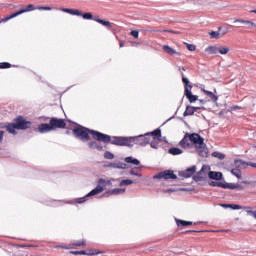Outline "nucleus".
<instances>
[{"label":"nucleus","instance_id":"obj_33","mask_svg":"<svg viewBox=\"0 0 256 256\" xmlns=\"http://www.w3.org/2000/svg\"><path fill=\"white\" fill-rule=\"evenodd\" d=\"M175 222L177 227H187V220H181V219L175 218Z\"/></svg>","mask_w":256,"mask_h":256},{"label":"nucleus","instance_id":"obj_54","mask_svg":"<svg viewBox=\"0 0 256 256\" xmlns=\"http://www.w3.org/2000/svg\"><path fill=\"white\" fill-rule=\"evenodd\" d=\"M236 189H237V191H245V186H243L241 184H237Z\"/></svg>","mask_w":256,"mask_h":256},{"label":"nucleus","instance_id":"obj_4","mask_svg":"<svg viewBox=\"0 0 256 256\" xmlns=\"http://www.w3.org/2000/svg\"><path fill=\"white\" fill-rule=\"evenodd\" d=\"M182 79L184 84V95L186 99H188L189 103H195L196 101H199V96L194 95L193 92H191L193 85H191L189 78L183 76Z\"/></svg>","mask_w":256,"mask_h":256},{"label":"nucleus","instance_id":"obj_41","mask_svg":"<svg viewBox=\"0 0 256 256\" xmlns=\"http://www.w3.org/2000/svg\"><path fill=\"white\" fill-rule=\"evenodd\" d=\"M230 209H232V211H239V209H243V206L239 204H230Z\"/></svg>","mask_w":256,"mask_h":256},{"label":"nucleus","instance_id":"obj_20","mask_svg":"<svg viewBox=\"0 0 256 256\" xmlns=\"http://www.w3.org/2000/svg\"><path fill=\"white\" fill-rule=\"evenodd\" d=\"M6 131L11 135H17V124H15V120H13V122H8Z\"/></svg>","mask_w":256,"mask_h":256},{"label":"nucleus","instance_id":"obj_32","mask_svg":"<svg viewBox=\"0 0 256 256\" xmlns=\"http://www.w3.org/2000/svg\"><path fill=\"white\" fill-rule=\"evenodd\" d=\"M212 157H215L216 159H220V161H223L225 159V154L223 152H212Z\"/></svg>","mask_w":256,"mask_h":256},{"label":"nucleus","instance_id":"obj_39","mask_svg":"<svg viewBox=\"0 0 256 256\" xmlns=\"http://www.w3.org/2000/svg\"><path fill=\"white\" fill-rule=\"evenodd\" d=\"M187 69L188 68L185 66H178V71H179L180 75L182 76V78L185 77L184 71H187ZM182 83H183V79H182Z\"/></svg>","mask_w":256,"mask_h":256},{"label":"nucleus","instance_id":"obj_46","mask_svg":"<svg viewBox=\"0 0 256 256\" xmlns=\"http://www.w3.org/2000/svg\"><path fill=\"white\" fill-rule=\"evenodd\" d=\"M130 35L134 37V39H139V31L138 30H132L130 32Z\"/></svg>","mask_w":256,"mask_h":256},{"label":"nucleus","instance_id":"obj_19","mask_svg":"<svg viewBox=\"0 0 256 256\" xmlns=\"http://www.w3.org/2000/svg\"><path fill=\"white\" fill-rule=\"evenodd\" d=\"M63 13H68L69 15H75L76 17H81L83 11L71 8H62Z\"/></svg>","mask_w":256,"mask_h":256},{"label":"nucleus","instance_id":"obj_40","mask_svg":"<svg viewBox=\"0 0 256 256\" xmlns=\"http://www.w3.org/2000/svg\"><path fill=\"white\" fill-rule=\"evenodd\" d=\"M209 35H210L211 39H219L220 33H219V31H210Z\"/></svg>","mask_w":256,"mask_h":256},{"label":"nucleus","instance_id":"obj_57","mask_svg":"<svg viewBox=\"0 0 256 256\" xmlns=\"http://www.w3.org/2000/svg\"><path fill=\"white\" fill-rule=\"evenodd\" d=\"M248 215H251L252 217H254V219H256V210H249Z\"/></svg>","mask_w":256,"mask_h":256},{"label":"nucleus","instance_id":"obj_45","mask_svg":"<svg viewBox=\"0 0 256 256\" xmlns=\"http://www.w3.org/2000/svg\"><path fill=\"white\" fill-rule=\"evenodd\" d=\"M185 45H186L188 51H195V49H197V46H195L194 44L186 43Z\"/></svg>","mask_w":256,"mask_h":256},{"label":"nucleus","instance_id":"obj_2","mask_svg":"<svg viewBox=\"0 0 256 256\" xmlns=\"http://www.w3.org/2000/svg\"><path fill=\"white\" fill-rule=\"evenodd\" d=\"M113 181H115V179L113 178L110 180H105L104 178H100L98 180V185L94 189H92L88 194H86L84 197L65 201V203H67L68 205H75V203H78L79 205H81L82 203H85L87 199H89V197H94V195H99V193H103V191L107 189V185H113Z\"/></svg>","mask_w":256,"mask_h":256},{"label":"nucleus","instance_id":"obj_8","mask_svg":"<svg viewBox=\"0 0 256 256\" xmlns=\"http://www.w3.org/2000/svg\"><path fill=\"white\" fill-rule=\"evenodd\" d=\"M49 123L52 131H56L57 129H65V127H67V122H65V119L63 118L52 117L50 118Z\"/></svg>","mask_w":256,"mask_h":256},{"label":"nucleus","instance_id":"obj_25","mask_svg":"<svg viewBox=\"0 0 256 256\" xmlns=\"http://www.w3.org/2000/svg\"><path fill=\"white\" fill-rule=\"evenodd\" d=\"M206 53H209L210 55H217V53H219V46H208L206 48Z\"/></svg>","mask_w":256,"mask_h":256},{"label":"nucleus","instance_id":"obj_21","mask_svg":"<svg viewBox=\"0 0 256 256\" xmlns=\"http://www.w3.org/2000/svg\"><path fill=\"white\" fill-rule=\"evenodd\" d=\"M94 21H96V23H99L100 25H103V27H107V29H111V27H113V24L110 21L103 20L99 18V16H95Z\"/></svg>","mask_w":256,"mask_h":256},{"label":"nucleus","instance_id":"obj_24","mask_svg":"<svg viewBox=\"0 0 256 256\" xmlns=\"http://www.w3.org/2000/svg\"><path fill=\"white\" fill-rule=\"evenodd\" d=\"M168 153L174 156L183 155V149L177 148V147H171L168 149Z\"/></svg>","mask_w":256,"mask_h":256},{"label":"nucleus","instance_id":"obj_64","mask_svg":"<svg viewBox=\"0 0 256 256\" xmlns=\"http://www.w3.org/2000/svg\"><path fill=\"white\" fill-rule=\"evenodd\" d=\"M246 25H250V27H256L255 22L250 21V23H246Z\"/></svg>","mask_w":256,"mask_h":256},{"label":"nucleus","instance_id":"obj_63","mask_svg":"<svg viewBox=\"0 0 256 256\" xmlns=\"http://www.w3.org/2000/svg\"><path fill=\"white\" fill-rule=\"evenodd\" d=\"M186 223H187V226H189V225H199V222H194L193 223V221H186Z\"/></svg>","mask_w":256,"mask_h":256},{"label":"nucleus","instance_id":"obj_12","mask_svg":"<svg viewBox=\"0 0 256 256\" xmlns=\"http://www.w3.org/2000/svg\"><path fill=\"white\" fill-rule=\"evenodd\" d=\"M208 179L214 181L216 183H220L219 181H225V177H223V172L211 171V167L208 166Z\"/></svg>","mask_w":256,"mask_h":256},{"label":"nucleus","instance_id":"obj_34","mask_svg":"<svg viewBox=\"0 0 256 256\" xmlns=\"http://www.w3.org/2000/svg\"><path fill=\"white\" fill-rule=\"evenodd\" d=\"M237 162H241V165H246L247 167H253L256 169V163L255 162H247L244 160H237Z\"/></svg>","mask_w":256,"mask_h":256},{"label":"nucleus","instance_id":"obj_59","mask_svg":"<svg viewBox=\"0 0 256 256\" xmlns=\"http://www.w3.org/2000/svg\"><path fill=\"white\" fill-rule=\"evenodd\" d=\"M116 169H123V162H116Z\"/></svg>","mask_w":256,"mask_h":256},{"label":"nucleus","instance_id":"obj_17","mask_svg":"<svg viewBox=\"0 0 256 256\" xmlns=\"http://www.w3.org/2000/svg\"><path fill=\"white\" fill-rule=\"evenodd\" d=\"M146 137L151 141V137H153L154 141H161V128H156L152 132H147Z\"/></svg>","mask_w":256,"mask_h":256},{"label":"nucleus","instance_id":"obj_61","mask_svg":"<svg viewBox=\"0 0 256 256\" xmlns=\"http://www.w3.org/2000/svg\"><path fill=\"white\" fill-rule=\"evenodd\" d=\"M231 204H220V207H223V209H230Z\"/></svg>","mask_w":256,"mask_h":256},{"label":"nucleus","instance_id":"obj_5","mask_svg":"<svg viewBox=\"0 0 256 256\" xmlns=\"http://www.w3.org/2000/svg\"><path fill=\"white\" fill-rule=\"evenodd\" d=\"M14 123L16 124L17 131H27V129L33 131V122L27 120L24 116L16 117Z\"/></svg>","mask_w":256,"mask_h":256},{"label":"nucleus","instance_id":"obj_47","mask_svg":"<svg viewBox=\"0 0 256 256\" xmlns=\"http://www.w3.org/2000/svg\"><path fill=\"white\" fill-rule=\"evenodd\" d=\"M135 169H139V171H141V169H143V166L132 168V169L129 171V175L135 176V174L137 173V172L135 171Z\"/></svg>","mask_w":256,"mask_h":256},{"label":"nucleus","instance_id":"obj_10","mask_svg":"<svg viewBox=\"0 0 256 256\" xmlns=\"http://www.w3.org/2000/svg\"><path fill=\"white\" fill-rule=\"evenodd\" d=\"M208 185L210 187H220L221 189H237V183L208 181Z\"/></svg>","mask_w":256,"mask_h":256},{"label":"nucleus","instance_id":"obj_36","mask_svg":"<svg viewBox=\"0 0 256 256\" xmlns=\"http://www.w3.org/2000/svg\"><path fill=\"white\" fill-rule=\"evenodd\" d=\"M229 29L225 26H220L218 28V32L220 33V35H227Z\"/></svg>","mask_w":256,"mask_h":256},{"label":"nucleus","instance_id":"obj_6","mask_svg":"<svg viewBox=\"0 0 256 256\" xmlns=\"http://www.w3.org/2000/svg\"><path fill=\"white\" fill-rule=\"evenodd\" d=\"M37 9L35 5L29 4L25 8H22L16 12H13L12 14L2 18L0 20V23H7V21H11V19H15V17H19V15H23V13H29V11H35Z\"/></svg>","mask_w":256,"mask_h":256},{"label":"nucleus","instance_id":"obj_50","mask_svg":"<svg viewBox=\"0 0 256 256\" xmlns=\"http://www.w3.org/2000/svg\"><path fill=\"white\" fill-rule=\"evenodd\" d=\"M179 191L178 189H175V188H168L166 190H163V193H175Z\"/></svg>","mask_w":256,"mask_h":256},{"label":"nucleus","instance_id":"obj_49","mask_svg":"<svg viewBox=\"0 0 256 256\" xmlns=\"http://www.w3.org/2000/svg\"><path fill=\"white\" fill-rule=\"evenodd\" d=\"M234 23H242L243 25H246L247 23H251V20L236 19L234 20Z\"/></svg>","mask_w":256,"mask_h":256},{"label":"nucleus","instance_id":"obj_31","mask_svg":"<svg viewBox=\"0 0 256 256\" xmlns=\"http://www.w3.org/2000/svg\"><path fill=\"white\" fill-rule=\"evenodd\" d=\"M229 51H231V49L229 47L219 46L218 53H220V55H227V53H229Z\"/></svg>","mask_w":256,"mask_h":256},{"label":"nucleus","instance_id":"obj_29","mask_svg":"<svg viewBox=\"0 0 256 256\" xmlns=\"http://www.w3.org/2000/svg\"><path fill=\"white\" fill-rule=\"evenodd\" d=\"M112 191V195H123V193H125V191H127L126 188H114L111 189Z\"/></svg>","mask_w":256,"mask_h":256},{"label":"nucleus","instance_id":"obj_3","mask_svg":"<svg viewBox=\"0 0 256 256\" xmlns=\"http://www.w3.org/2000/svg\"><path fill=\"white\" fill-rule=\"evenodd\" d=\"M190 135V145L194 146L196 153H198L199 157L203 159H207L209 157V148H207V144L205 143V138L201 136L199 133H189Z\"/></svg>","mask_w":256,"mask_h":256},{"label":"nucleus","instance_id":"obj_9","mask_svg":"<svg viewBox=\"0 0 256 256\" xmlns=\"http://www.w3.org/2000/svg\"><path fill=\"white\" fill-rule=\"evenodd\" d=\"M207 169H209V167H207V165H202L201 169L198 172H195L196 174H194L193 176V181H195V183H199L201 181H207Z\"/></svg>","mask_w":256,"mask_h":256},{"label":"nucleus","instance_id":"obj_62","mask_svg":"<svg viewBox=\"0 0 256 256\" xmlns=\"http://www.w3.org/2000/svg\"><path fill=\"white\" fill-rule=\"evenodd\" d=\"M201 109H205V107L201 106V107H195L193 106V110H194V113H196V111H199Z\"/></svg>","mask_w":256,"mask_h":256},{"label":"nucleus","instance_id":"obj_22","mask_svg":"<svg viewBox=\"0 0 256 256\" xmlns=\"http://www.w3.org/2000/svg\"><path fill=\"white\" fill-rule=\"evenodd\" d=\"M125 163H128L130 165H136L137 167H139V165H141V161H139V159L133 157V156H127L124 158Z\"/></svg>","mask_w":256,"mask_h":256},{"label":"nucleus","instance_id":"obj_60","mask_svg":"<svg viewBox=\"0 0 256 256\" xmlns=\"http://www.w3.org/2000/svg\"><path fill=\"white\" fill-rule=\"evenodd\" d=\"M122 169H131V165H129L127 163H123L122 164Z\"/></svg>","mask_w":256,"mask_h":256},{"label":"nucleus","instance_id":"obj_44","mask_svg":"<svg viewBox=\"0 0 256 256\" xmlns=\"http://www.w3.org/2000/svg\"><path fill=\"white\" fill-rule=\"evenodd\" d=\"M157 33H174V34H179V32L178 31H175V30H165V29H163V30H157Z\"/></svg>","mask_w":256,"mask_h":256},{"label":"nucleus","instance_id":"obj_37","mask_svg":"<svg viewBox=\"0 0 256 256\" xmlns=\"http://www.w3.org/2000/svg\"><path fill=\"white\" fill-rule=\"evenodd\" d=\"M12 65L9 62H0V69H11Z\"/></svg>","mask_w":256,"mask_h":256},{"label":"nucleus","instance_id":"obj_53","mask_svg":"<svg viewBox=\"0 0 256 256\" xmlns=\"http://www.w3.org/2000/svg\"><path fill=\"white\" fill-rule=\"evenodd\" d=\"M178 191H186L187 193H191V191H195L193 188H178Z\"/></svg>","mask_w":256,"mask_h":256},{"label":"nucleus","instance_id":"obj_38","mask_svg":"<svg viewBox=\"0 0 256 256\" xmlns=\"http://www.w3.org/2000/svg\"><path fill=\"white\" fill-rule=\"evenodd\" d=\"M73 245H75V247H85L87 242L85 240H78Z\"/></svg>","mask_w":256,"mask_h":256},{"label":"nucleus","instance_id":"obj_56","mask_svg":"<svg viewBox=\"0 0 256 256\" xmlns=\"http://www.w3.org/2000/svg\"><path fill=\"white\" fill-rule=\"evenodd\" d=\"M7 124H9V122H1L0 129H7Z\"/></svg>","mask_w":256,"mask_h":256},{"label":"nucleus","instance_id":"obj_51","mask_svg":"<svg viewBox=\"0 0 256 256\" xmlns=\"http://www.w3.org/2000/svg\"><path fill=\"white\" fill-rule=\"evenodd\" d=\"M149 145L152 149H159V143L157 142H150Z\"/></svg>","mask_w":256,"mask_h":256},{"label":"nucleus","instance_id":"obj_14","mask_svg":"<svg viewBox=\"0 0 256 256\" xmlns=\"http://www.w3.org/2000/svg\"><path fill=\"white\" fill-rule=\"evenodd\" d=\"M32 131H34L35 133H50V131H53V129L51 128V124H47V123H41L38 125V127L33 126Z\"/></svg>","mask_w":256,"mask_h":256},{"label":"nucleus","instance_id":"obj_30","mask_svg":"<svg viewBox=\"0 0 256 256\" xmlns=\"http://www.w3.org/2000/svg\"><path fill=\"white\" fill-rule=\"evenodd\" d=\"M133 183H135V181H133L131 179H124L120 182L119 187H125V186H129V185H133Z\"/></svg>","mask_w":256,"mask_h":256},{"label":"nucleus","instance_id":"obj_1","mask_svg":"<svg viewBox=\"0 0 256 256\" xmlns=\"http://www.w3.org/2000/svg\"><path fill=\"white\" fill-rule=\"evenodd\" d=\"M74 125H76V127L72 129V133L76 139H79L83 143L91 141V136L99 143H111V145H116L118 147H129L130 149H132L134 145H139V147H147V145L150 143L147 133L140 134L138 136H111L109 134L90 129L81 124H77L76 122H74Z\"/></svg>","mask_w":256,"mask_h":256},{"label":"nucleus","instance_id":"obj_48","mask_svg":"<svg viewBox=\"0 0 256 256\" xmlns=\"http://www.w3.org/2000/svg\"><path fill=\"white\" fill-rule=\"evenodd\" d=\"M109 169H117V162H110L106 165Z\"/></svg>","mask_w":256,"mask_h":256},{"label":"nucleus","instance_id":"obj_18","mask_svg":"<svg viewBox=\"0 0 256 256\" xmlns=\"http://www.w3.org/2000/svg\"><path fill=\"white\" fill-rule=\"evenodd\" d=\"M97 141L99 140H91L88 142L89 149H97V151H104L103 146L99 144Z\"/></svg>","mask_w":256,"mask_h":256},{"label":"nucleus","instance_id":"obj_52","mask_svg":"<svg viewBox=\"0 0 256 256\" xmlns=\"http://www.w3.org/2000/svg\"><path fill=\"white\" fill-rule=\"evenodd\" d=\"M184 233H205V230H186Z\"/></svg>","mask_w":256,"mask_h":256},{"label":"nucleus","instance_id":"obj_28","mask_svg":"<svg viewBox=\"0 0 256 256\" xmlns=\"http://www.w3.org/2000/svg\"><path fill=\"white\" fill-rule=\"evenodd\" d=\"M163 51L165 53H168V55H176V53H177V50L171 48V46H169V45H164L163 46Z\"/></svg>","mask_w":256,"mask_h":256},{"label":"nucleus","instance_id":"obj_26","mask_svg":"<svg viewBox=\"0 0 256 256\" xmlns=\"http://www.w3.org/2000/svg\"><path fill=\"white\" fill-rule=\"evenodd\" d=\"M191 115H195V111L193 110V106L187 105L183 117H189Z\"/></svg>","mask_w":256,"mask_h":256},{"label":"nucleus","instance_id":"obj_7","mask_svg":"<svg viewBox=\"0 0 256 256\" xmlns=\"http://www.w3.org/2000/svg\"><path fill=\"white\" fill-rule=\"evenodd\" d=\"M153 179H164V181H177L179 179L173 170H164L153 176Z\"/></svg>","mask_w":256,"mask_h":256},{"label":"nucleus","instance_id":"obj_16","mask_svg":"<svg viewBox=\"0 0 256 256\" xmlns=\"http://www.w3.org/2000/svg\"><path fill=\"white\" fill-rule=\"evenodd\" d=\"M71 255H88V256H93V255H103V251L97 250V251H89L87 252L86 250H75V251H70Z\"/></svg>","mask_w":256,"mask_h":256},{"label":"nucleus","instance_id":"obj_55","mask_svg":"<svg viewBox=\"0 0 256 256\" xmlns=\"http://www.w3.org/2000/svg\"><path fill=\"white\" fill-rule=\"evenodd\" d=\"M4 137H5V131L0 130V143H3Z\"/></svg>","mask_w":256,"mask_h":256},{"label":"nucleus","instance_id":"obj_15","mask_svg":"<svg viewBox=\"0 0 256 256\" xmlns=\"http://www.w3.org/2000/svg\"><path fill=\"white\" fill-rule=\"evenodd\" d=\"M190 134L186 132L181 141L178 143L179 147L182 149H193V144L190 142Z\"/></svg>","mask_w":256,"mask_h":256},{"label":"nucleus","instance_id":"obj_27","mask_svg":"<svg viewBox=\"0 0 256 256\" xmlns=\"http://www.w3.org/2000/svg\"><path fill=\"white\" fill-rule=\"evenodd\" d=\"M80 17H82L86 21H95V17H93V13L91 12H85V13L82 12Z\"/></svg>","mask_w":256,"mask_h":256},{"label":"nucleus","instance_id":"obj_35","mask_svg":"<svg viewBox=\"0 0 256 256\" xmlns=\"http://www.w3.org/2000/svg\"><path fill=\"white\" fill-rule=\"evenodd\" d=\"M104 159H109V160L115 159V154H113L111 151H106L104 153Z\"/></svg>","mask_w":256,"mask_h":256},{"label":"nucleus","instance_id":"obj_58","mask_svg":"<svg viewBox=\"0 0 256 256\" xmlns=\"http://www.w3.org/2000/svg\"><path fill=\"white\" fill-rule=\"evenodd\" d=\"M242 183H243V185H254L255 182L244 180V181H242Z\"/></svg>","mask_w":256,"mask_h":256},{"label":"nucleus","instance_id":"obj_42","mask_svg":"<svg viewBox=\"0 0 256 256\" xmlns=\"http://www.w3.org/2000/svg\"><path fill=\"white\" fill-rule=\"evenodd\" d=\"M37 9L39 11H53V8L49 6H38Z\"/></svg>","mask_w":256,"mask_h":256},{"label":"nucleus","instance_id":"obj_23","mask_svg":"<svg viewBox=\"0 0 256 256\" xmlns=\"http://www.w3.org/2000/svg\"><path fill=\"white\" fill-rule=\"evenodd\" d=\"M203 93L210 97L212 103H217L219 101V96L215 95L212 91L202 89Z\"/></svg>","mask_w":256,"mask_h":256},{"label":"nucleus","instance_id":"obj_43","mask_svg":"<svg viewBox=\"0 0 256 256\" xmlns=\"http://www.w3.org/2000/svg\"><path fill=\"white\" fill-rule=\"evenodd\" d=\"M111 196H113L112 190H107V191H105V192L101 195V197H103V198H109V197H111Z\"/></svg>","mask_w":256,"mask_h":256},{"label":"nucleus","instance_id":"obj_13","mask_svg":"<svg viewBox=\"0 0 256 256\" xmlns=\"http://www.w3.org/2000/svg\"><path fill=\"white\" fill-rule=\"evenodd\" d=\"M238 161V162H237ZM239 161H242L241 159L237 158L234 160V165H235V168L232 169L230 171L231 175H233L234 177H236L237 179H242V174H241V166L243 164H241V162Z\"/></svg>","mask_w":256,"mask_h":256},{"label":"nucleus","instance_id":"obj_11","mask_svg":"<svg viewBox=\"0 0 256 256\" xmlns=\"http://www.w3.org/2000/svg\"><path fill=\"white\" fill-rule=\"evenodd\" d=\"M195 173H197V166L193 165L191 167L186 168L185 170L179 171V177H183L184 179H193Z\"/></svg>","mask_w":256,"mask_h":256}]
</instances>
